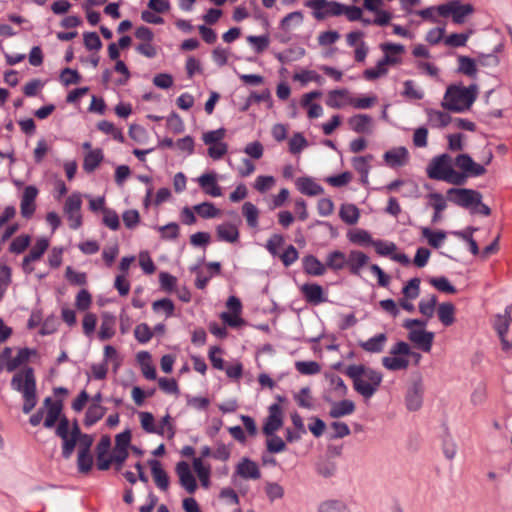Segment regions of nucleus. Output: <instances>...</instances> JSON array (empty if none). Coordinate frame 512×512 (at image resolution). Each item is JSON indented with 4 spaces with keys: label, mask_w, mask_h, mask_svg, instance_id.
<instances>
[{
    "label": "nucleus",
    "mask_w": 512,
    "mask_h": 512,
    "mask_svg": "<svg viewBox=\"0 0 512 512\" xmlns=\"http://www.w3.org/2000/svg\"><path fill=\"white\" fill-rule=\"evenodd\" d=\"M368 262L369 257L359 250H351L347 256V267L353 275H360L361 270L368 264Z\"/></svg>",
    "instance_id": "nucleus-21"
},
{
    "label": "nucleus",
    "mask_w": 512,
    "mask_h": 512,
    "mask_svg": "<svg viewBox=\"0 0 512 512\" xmlns=\"http://www.w3.org/2000/svg\"><path fill=\"white\" fill-rule=\"evenodd\" d=\"M305 300L313 305H318L327 301L323 288L316 283H306L300 287Z\"/></svg>",
    "instance_id": "nucleus-18"
},
{
    "label": "nucleus",
    "mask_w": 512,
    "mask_h": 512,
    "mask_svg": "<svg viewBox=\"0 0 512 512\" xmlns=\"http://www.w3.org/2000/svg\"><path fill=\"white\" fill-rule=\"evenodd\" d=\"M341 3L328 0H308L306 6L313 9V16L317 20H323L329 16L342 15Z\"/></svg>",
    "instance_id": "nucleus-7"
},
{
    "label": "nucleus",
    "mask_w": 512,
    "mask_h": 512,
    "mask_svg": "<svg viewBox=\"0 0 512 512\" xmlns=\"http://www.w3.org/2000/svg\"><path fill=\"white\" fill-rule=\"evenodd\" d=\"M408 338L424 352H430L434 333L426 331L425 329H411V331H409Z\"/></svg>",
    "instance_id": "nucleus-20"
},
{
    "label": "nucleus",
    "mask_w": 512,
    "mask_h": 512,
    "mask_svg": "<svg viewBox=\"0 0 512 512\" xmlns=\"http://www.w3.org/2000/svg\"><path fill=\"white\" fill-rule=\"evenodd\" d=\"M423 385L421 380L415 381L409 388L406 396L407 408L411 411L418 410L422 405Z\"/></svg>",
    "instance_id": "nucleus-24"
},
{
    "label": "nucleus",
    "mask_w": 512,
    "mask_h": 512,
    "mask_svg": "<svg viewBox=\"0 0 512 512\" xmlns=\"http://www.w3.org/2000/svg\"><path fill=\"white\" fill-rule=\"evenodd\" d=\"M149 465L151 467V472L155 484L157 487L163 491H166L169 487V477L167 473L162 468L161 463L158 460L152 459L149 460Z\"/></svg>",
    "instance_id": "nucleus-26"
},
{
    "label": "nucleus",
    "mask_w": 512,
    "mask_h": 512,
    "mask_svg": "<svg viewBox=\"0 0 512 512\" xmlns=\"http://www.w3.org/2000/svg\"><path fill=\"white\" fill-rule=\"evenodd\" d=\"M317 512H352L350 505L342 500L337 498L326 499L317 507Z\"/></svg>",
    "instance_id": "nucleus-28"
},
{
    "label": "nucleus",
    "mask_w": 512,
    "mask_h": 512,
    "mask_svg": "<svg viewBox=\"0 0 512 512\" xmlns=\"http://www.w3.org/2000/svg\"><path fill=\"white\" fill-rule=\"evenodd\" d=\"M371 159L372 156H360L352 159V165L354 169L361 174V181L363 183H367L368 181V174L370 170L369 162Z\"/></svg>",
    "instance_id": "nucleus-42"
},
{
    "label": "nucleus",
    "mask_w": 512,
    "mask_h": 512,
    "mask_svg": "<svg viewBox=\"0 0 512 512\" xmlns=\"http://www.w3.org/2000/svg\"><path fill=\"white\" fill-rule=\"evenodd\" d=\"M296 186L301 193L308 196H317L324 192V189L319 184L308 177L299 178L296 181Z\"/></svg>",
    "instance_id": "nucleus-30"
},
{
    "label": "nucleus",
    "mask_w": 512,
    "mask_h": 512,
    "mask_svg": "<svg viewBox=\"0 0 512 512\" xmlns=\"http://www.w3.org/2000/svg\"><path fill=\"white\" fill-rule=\"evenodd\" d=\"M106 413V409L98 403H93L87 410L84 424L88 427L94 425Z\"/></svg>",
    "instance_id": "nucleus-45"
},
{
    "label": "nucleus",
    "mask_w": 512,
    "mask_h": 512,
    "mask_svg": "<svg viewBox=\"0 0 512 512\" xmlns=\"http://www.w3.org/2000/svg\"><path fill=\"white\" fill-rule=\"evenodd\" d=\"M421 233L428 244L434 248H439L446 239V233L444 231H432L428 227H422Z\"/></svg>",
    "instance_id": "nucleus-40"
},
{
    "label": "nucleus",
    "mask_w": 512,
    "mask_h": 512,
    "mask_svg": "<svg viewBox=\"0 0 512 512\" xmlns=\"http://www.w3.org/2000/svg\"><path fill=\"white\" fill-rule=\"evenodd\" d=\"M340 218L347 224H356L360 218V211L354 204H343L339 211Z\"/></svg>",
    "instance_id": "nucleus-39"
},
{
    "label": "nucleus",
    "mask_w": 512,
    "mask_h": 512,
    "mask_svg": "<svg viewBox=\"0 0 512 512\" xmlns=\"http://www.w3.org/2000/svg\"><path fill=\"white\" fill-rule=\"evenodd\" d=\"M226 135V130L224 128H219L216 130H211L203 133L202 141L205 144H216V143H224L222 140Z\"/></svg>",
    "instance_id": "nucleus-61"
},
{
    "label": "nucleus",
    "mask_w": 512,
    "mask_h": 512,
    "mask_svg": "<svg viewBox=\"0 0 512 512\" xmlns=\"http://www.w3.org/2000/svg\"><path fill=\"white\" fill-rule=\"evenodd\" d=\"M387 342V336L384 333H380L368 340L361 342L360 347L370 353H380L383 351Z\"/></svg>",
    "instance_id": "nucleus-34"
},
{
    "label": "nucleus",
    "mask_w": 512,
    "mask_h": 512,
    "mask_svg": "<svg viewBox=\"0 0 512 512\" xmlns=\"http://www.w3.org/2000/svg\"><path fill=\"white\" fill-rule=\"evenodd\" d=\"M388 67L389 66L380 59L374 67L368 68L363 72V77L369 81L382 78L388 74Z\"/></svg>",
    "instance_id": "nucleus-43"
},
{
    "label": "nucleus",
    "mask_w": 512,
    "mask_h": 512,
    "mask_svg": "<svg viewBox=\"0 0 512 512\" xmlns=\"http://www.w3.org/2000/svg\"><path fill=\"white\" fill-rule=\"evenodd\" d=\"M456 308L451 302L441 303L437 308V314L440 322L444 326H450L455 322Z\"/></svg>",
    "instance_id": "nucleus-36"
},
{
    "label": "nucleus",
    "mask_w": 512,
    "mask_h": 512,
    "mask_svg": "<svg viewBox=\"0 0 512 512\" xmlns=\"http://www.w3.org/2000/svg\"><path fill=\"white\" fill-rule=\"evenodd\" d=\"M276 180L273 176L260 175L255 179L254 189L260 193H265L275 186Z\"/></svg>",
    "instance_id": "nucleus-58"
},
{
    "label": "nucleus",
    "mask_w": 512,
    "mask_h": 512,
    "mask_svg": "<svg viewBox=\"0 0 512 512\" xmlns=\"http://www.w3.org/2000/svg\"><path fill=\"white\" fill-rule=\"evenodd\" d=\"M372 123V118L366 114H357L348 120L350 128L356 133H370Z\"/></svg>",
    "instance_id": "nucleus-29"
},
{
    "label": "nucleus",
    "mask_w": 512,
    "mask_h": 512,
    "mask_svg": "<svg viewBox=\"0 0 512 512\" xmlns=\"http://www.w3.org/2000/svg\"><path fill=\"white\" fill-rule=\"evenodd\" d=\"M193 210L204 219H211L220 215V210L211 202H203L193 207Z\"/></svg>",
    "instance_id": "nucleus-50"
},
{
    "label": "nucleus",
    "mask_w": 512,
    "mask_h": 512,
    "mask_svg": "<svg viewBox=\"0 0 512 512\" xmlns=\"http://www.w3.org/2000/svg\"><path fill=\"white\" fill-rule=\"evenodd\" d=\"M247 42L252 46L256 53H262L270 44L269 37L266 35L253 36L250 35L246 38Z\"/></svg>",
    "instance_id": "nucleus-57"
},
{
    "label": "nucleus",
    "mask_w": 512,
    "mask_h": 512,
    "mask_svg": "<svg viewBox=\"0 0 512 512\" xmlns=\"http://www.w3.org/2000/svg\"><path fill=\"white\" fill-rule=\"evenodd\" d=\"M420 279L412 278L407 282V284L402 288V298L415 300L420 295Z\"/></svg>",
    "instance_id": "nucleus-52"
},
{
    "label": "nucleus",
    "mask_w": 512,
    "mask_h": 512,
    "mask_svg": "<svg viewBox=\"0 0 512 512\" xmlns=\"http://www.w3.org/2000/svg\"><path fill=\"white\" fill-rule=\"evenodd\" d=\"M142 429L147 433H162L161 428H157L155 418L152 413L141 411L138 413Z\"/></svg>",
    "instance_id": "nucleus-44"
},
{
    "label": "nucleus",
    "mask_w": 512,
    "mask_h": 512,
    "mask_svg": "<svg viewBox=\"0 0 512 512\" xmlns=\"http://www.w3.org/2000/svg\"><path fill=\"white\" fill-rule=\"evenodd\" d=\"M347 238L350 242L361 246L372 245L373 240L371 234L364 229H353L347 233Z\"/></svg>",
    "instance_id": "nucleus-37"
},
{
    "label": "nucleus",
    "mask_w": 512,
    "mask_h": 512,
    "mask_svg": "<svg viewBox=\"0 0 512 512\" xmlns=\"http://www.w3.org/2000/svg\"><path fill=\"white\" fill-rule=\"evenodd\" d=\"M382 365L390 371L404 370L409 366V359L396 354L382 358Z\"/></svg>",
    "instance_id": "nucleus-35"
},
{
    "label": "nucleus",
    "mask_w": 512,
    "mask_h": 512,
    "mask_svg": "<svg viewBox=\"0 0 512 512\" xmlns=\"http://www.w3.org/2000/svg\"><path fill=\"white\" fill-rule=\"evenodd\" d=\"M450 201L464 208H471L480 204L481 194L472 189L451 188L447 191Z\"/></svg>",
    "instance_id": "nucleus-6"
},
{
    "label": "nucleus",
    "mask_w": 512,
    "mask_h": 512,
    "mask_svg": "<svg viewBox=\"0 0 512 512\" xmlns=\"http://www.w3.org/2000/svg\"><path fill=\"white\" fill-rule=\"evenodd\" d=\"M430 205L434 208L435 213L432 217V222L437 223L441 218V212L446 208V201L439 193H431L428 195Z\"/></svg>",
    "instance_id": "nucleus-46"
},
{
    "label": "nucleus",
    "mask_w": 512,
    "mask_h": 512,
    "mask_svg": "<svg viewBox=\"0 0 512 512\" xmlns=\"http://www.w3.org/2000/svg\"><path fill=\"white\" fill-rule=\"evenodd\" d=\"M103 160L101 149L89 150L84 157L83 168L86 172H93Z\"/></svg>",
    "instance_id": "nucleus-38"
},
{
    "label": "nucleus",
    "mask_w": 512,
    "mask_h": 512,
    "mask_svg": "<svg viewBox=\"0 0 512 512\" xmlns=\"http://www.w3.org/2000/svg\"><path fill=\"white\" fill-rule=\"evenodd\" d=\"M218 175L215 172L204 173L198 177L197 182L203 191L212 197L222 196V189L217 183Z\"/></svg>",
    "instance_id": "nucleus-19"
},
{
    "label": "nucleus",
    "mask_w": 512,
    "mask_h": 512,
    "mask_svg": "<svg viewBox=\"0 0 512 512\" xmlns=\"http://www.w3.org/2000/svg\"><path fill=\"white\" fill-rule=\"evenodd\" d=\"M176 474L179 478L180 485L190 494L197 490L196 479L187 462L181 461L176 465Z\"/></svg>",
    "instance_id": "nucleus-12"
},
{
    "label": "nucleus",
    "mask_w": 512,
    "mask_h": 512,
    "mask_svg": "<svg viewBox=\"0 0 512 512\" xmlns=\"http://www.w3.org/2000/svg\"><path fill=\"white\" fill-rule=\"evenodd\" d=\"M385 163L392 168L405 166L410 159L405 147H396L386 151L383 155Z\"/></svg>",
    "instance_id": "nucleus-17"
},
{
    "label": "nucleus",
    "mask_w": 512,
    "mask_h": 512,
    "mask_svg": "<svg viewBox=\"0 0 512 512\" xmlns=\"http://www.w3.org/2000/svg\"><path fill=\"white\" fill-rule=\"evenodd\" d=\"M403 95L412 100H420L424 97L423 91L417 88L412 80H406L404 82Z\"/></svg>",
    "instance_id": "nucleus-63"
},
{
    "label": "nucleus",
    "mask_w": 512,
    "mask_h": 512,
    "mask_svg": "<svg viewBox=\"0 0 512 512\" xmlns=\"http://www.w3.org/2000/svg\"><path fill=\"white\" fill-rule=\"evenodd\" d=\"M429 178L445 181L453 185H463L466 182L465 175L452 167V159L448 154H442L432 158L426 168Z\"/></svg>",
    "instance_id": "nucleus-2"
},
{
    "label": "nucleus",
    "mask_w": 512,
    "mask_h": 512,
    "mask_svg": "<svg viewBox=\"0 0 512 512\" xmlns=\"http://www.w3.org/2000/svg\"><path fill=\"white\" fill-rule=\"evenodd\" d=\"M294 400L302 408H306V409L313 408L311 390L309 387H303L298 393H295Z\"/></svg>",
    "instance_id": "nucleus-55"
},
{
    "label": "nucleus",
    "mask_w": 512,
    "mask_h": 512,
    "mask_svg": "<svg viewBox=\"0 0 512 512\" xmlns=\"http://www.w3.org/2000/svg\"><path fill=\"white\" fill-rule=\"evenodd\" d=\"M235 472L240 478L245 480H258L261 477L258 464L247 457L242 458L238 462Z\"/></svg>",
    "instance_id": "nucleus-13"
},
{
    "label": "nucleus",
    "mask_w": 512,
    "mask_h": 512,
    "mask_svg": "<svg viewBox=\"0 0 512 512\" xmlns=\"http://www.w3.org/2000/svg\"><path fill=\"white\" fill-rule=\"evenodd\" d=\"M37 195L38 189L35 186L29 185L25 187L20 203V212L24 218H30L34 214Z\"/></svg>",
    "instance_id": "nucleus-14"
},
{
    "label": "nucleus",
    "mask_w": 512,
    "mask_h": 512,
    "mask_svg": "<svg viewBox=\"0 0 512 512\" xmlns=\"http://www.w3.org/2000/svg\"><path fill=\"white\" fill-rule=\"evenodd\" d=\"M303 13L301 11H294L287 14L280 23V26L285 31H291L299 27L303 23Z\"/></svg>",
    "instance_id": "nucleus-41"
},
{
    "label": "nucleus",
    "mask_w": 512,
    "mask_h": 512,
    "mask_svg": "<svg viewBox=\"0 0 512 512\" xmlns=\"http://www.w3.org/2000/svg\"><path fill=\"white\" fill-rule=\"evenodd\" d=\"M326 269L339 271L347 267V256L339 250L331 251L326 256Z\"/></svg>",
    "instance_id": "nucleus-31"
},
{
    "label": "nucleus",
    "mask_w": 512,
    "mask_h": 512,
    "mask_svg": "<svg viewBox=\"0 0 512 512\" xmlns=\"http://www.w3.org/2000/svg\"><path fill=\"white\" fill-rule=\"evenodd\" d=\"M351 97L347 89L331 90L327 94L326 105L333 109H339L350 105Z\"/></svg>",
    "instance_id": "nucleus-23"
},
{
    "label": "nucleus",
    "mask_w": 512,
    "mask_h": 512,
    "mask_svg": "<svg viewBox=\"0 0 512 512\" xmlns=\"http://www.w3.org/2000/svg\"><path fill=\"white\" fill-rule=\"evenodd\" d=\"M380 50L383 52L381 58L388 66H397L402 64L403 55L405 54V46L398 43L385 42L379 45Z\"/></svg>",
    "instance_id": "nucleus-9"
},
{
    "label": "nucleus",
    "mask_w": 512,
    "mask_h": 512,
    "mask_svg": "<svg viewBox=\"0 0 512 512\" xmlns=\"http://www.w3.org/2000/svg\"><path fill=\"white\" fill-rule=\"evenodd\" d=\"M284 413L279 404H272L268 409V416L263 425V433L272 435L283 425Z\"/></svg>",
    "instance_id": "nucleus-10"
},
{
    "label": "nucleus",
    "mask_w": 512,
    "mask_h": 512,
    "mask_svg": "<svg viewBox=\"0 0 512 512\" xmlns=\"http://www.w3.org/2000/svg\"><path fill=\"white\" fill-rule=\"evenodd\" d=\"M269 438L267 439L266 446L267 450L271 453H280L286 449L285 442L277 435H267Z\"/></svg>",
    "instance_id": "nucleus-64"
},
{
    "label": "nucleus",
    "mask_w": 512,
    "mask_h": 512,
    "mask_svg": "<svg viewBox=\"0 0 512 512\" xmlns=\"http://www.w3.org/2000/svg\"><path fill=\"white\" fill-rule=\"evenodd\" d=\"M437 305V296L432 294L428 295L421 299L419 302V311L420 313L427 317L428 319L432 318L435 313V308Z\"/></svg>",
    "instance_id": "nucleus-48"
},
{
    "label": "nucleus",
    "mask_w": 512,
    "mask_h": 512,
    "mask_svg": "<svg viewBox=\"0 0 512 512\" xmlns=\"http://www.w3.org/2000/svg\"><path fill=\"white\" fill-rule=\"evenodd\" d=\"M472 31L466 33H453L444 39V43L450 47H462L465 46Z\"/></svg>",
    "instance_id": "nucleus-56"
},
{
    "label": "nucleus",
    "mask_w": 512,
    "mask_h": 512,
    "mask_svg": "<svg viewBox=\"0 0 512 512\" xmlns=\"http://www.w3.org/2000/svg\"><path fill=\"white\" fill-rule=\"evenodd\" d=\"M44 407V426L52 428L57 420L60 418L62 412V403L58 400H52L50 397L46 398L43 403Z\"/></svg>",
    "instance_id": "nucleus-15"
},
{
    "label": "nucleus",
    "mask_w": 512,
    "mask_h": 512,
    "mask_svg": "<svg viewBox=\"0 0 512 512\" xmlns=\"http://www.w3.org/2000/svg\"><path fill=\"white\" fill-rule=\"evenodd\" d=\"M373 247L376 253L380 256L389 257L391 260L396 261L402 265H409L410 258L403 252H400L397 245L391 241L375 240Z\"/></svg>",
    "instance_id": "nucleus-8"
},
{
    "label": "nucleus",
    "mask_w": 512,
    "mask_h": 512,
    "mask_svg": "<svg viewBox=\"0 0 512 512\" xmlns=\"http://www.w3.org/2000/svg\"><path fill=\"white\" fill-rule=\"evenodd\" d=\"M345 372L353 381L354 390L365 399H370L378 391L383 380L380 372L364 365H350Z\"/></svg>",
    "instance_id": "nucleus-1"
},
{
    "label": "nucleus",
    "mask_w": 512,
    "mask_h": 512,
    "mask_svg": "<svg viewBox=\"0 0 512 512\" xmlns=\"http://www.w3.org/2000/svg\"><path fill=\"white\" fill-rule=\"evenodd\" d=\"M32 354H34L33 350L27 348L20 349L17 355L6 363V369L9 372L14 371L16 368L26 363Z\"/></svg>",
    "instance_id": "nucleus-49"
},
{
    "label": "nucleus",
    "mask_w": 512,
    "mask_h": 512,
    "mask_svg": "<svg viewBox=\"0 0 512 512\" xmlns=\"http://www.w3.org/2000/svg\"><path fill=\"white\" fill-rule=\"evenodd\" d=\"M242 214L249 227L256 228L258 226L259 210L253 203L245 202L242 206Z\"/></svg>",
    "instance_id": "nucleus-47"
},
{
    "label": "nucleus",
    "mask_w": 512,
    "mask_h": 512,
    "mask_svg": "<svg viewBox=\"0 0 512 512\" xmlns=\"http://www.w3.org/2000/svg\"><path fill=\"white\" fill-rule=\"evenodd\" d=\"M216 235L218 240L230 244L237 243L240 236L237 225L230 222H224L219 224L216 227Z\"/></svg>",
    "instance_id": "nucleus-22"
},
{
    "label": "nucleus",
    "mask_w": 512,
    "mask_h": 512,
    "mask_svg": "<svg viewBox=\"0 0 512 512\" xmlns=\"http://www.w3.org/2000/svg\"><path fill=\"white\" fill-rule=\"evenodd\" d=\"M304 271L313 276H322L326 272V266L313 255H308L303 259Z\"/></svg>",
    "instance_id": "nucleus-32"
},
{
    "label": "nucleus",
    "mask_w": 512,
    "mask_h": 512,
    "mask_svg": "<svg viewBox=\"0 0 512 512\" xmlns=\"http://www.w3.org/2000/svg\"><path fill=\"white\" fill-rule=\"evenodd\" d=\"M48 246L49 240L47 238L41 237L37 239L30 253L23 259L22 267L25 273L29 274L33 271V267L30 266V263L40 259Z\"/></svg>",
    "instance_id": "nucleus-16"
},
{
    "label": "nucleus",
    "mask_w": 512,
    "mask_h": 512,
    "mask_svg": "<svg viewBox=\"0 0 512 512\" xmlns=\"http://www.w3.org/2000/svg\"><path fill=\"white\" fill-rule=\"evenodd\" d=\"M355 411V404L351 400L334 402L330 408L329 415L332 418H341L352 414Z\"/></svg>",
    "instance_id": "nucleus-33"
},
{
    "label": "nucleus",
    "mask_w": 512,
    "mask_h": 512,
    "mask_svg": "<svg viewBox=\"0 0 512 512\" xmlns=\"http://www.w3.org/2000/svg\"><path fill=\"white\" fill-rule=\"evenodd\" d=\"M114 325V318L112 316L104 315L100 325L99 338L101 340H108L112 338L115 334Z\"/></svg>",
    "instance_id": "nucleus-51"
},
{
    "label": "nucleus",
    "mask_w": 512,
    "mask_h": 512,
    "mask_svg": "<svg viewBox=\"0 0 512 512\" xmlns=\"http://www.w3.org/2000/svg\"><path fill=\"white\" fill-rule=\"evenodd\" d=\"M458 69L461 73L468 75V76H474L477 72L475 61L467 56H460L458 58Z\"/></svg>",
    "instance_id": "nucleus-60"
},
{
    "label": "nucleus",
    "mask_w": 512,
    "mask_h": 512,
    "mask_svg": "<svg viewBox=\"0 0 512 512\" xmlns=\"http://www.w3.org/2000/svg\"><path fill=\"white\" fill-rule=\"evenodd\" d=\"M265 493L269 501L274 502L284 497V488L277 482H267L265 484Z\"/></svg>",
    "instance_id": "nucleus-59"
},
{
    "label": "nucleus",
    "mask_w": 512,
    "mask_h": 512,
    "mask_svg": "<svg viewBox=\"0 0 512 512\" xmlns=\"http://www.w3.org/2000/svg\"><path fill=\"white\" fill-rule=\"evenodd\" d=\"M152 308L156 313H164L166 317H170L174 312V304L170 299H161L153 302Z\"/></svg>",
    "instance_id": "nucleus-62"
},
{
    "label": "nucleus",
    "mask_w": 512,
    "mask_h": 512,
    "mask_svg": "<svg viewBox=\"0 0 512 512\" xmlns=\"http://www.w3.org/2000/svg\"><path fill=\"white\" fill-rule=\"evenodd\" d=\"M192 466L200 481L201 486L205 489H208L211 485V466L204 463L201 458H193Z\"/></svg>",
    "instance_id": "nucleus-25"
},
{
    "label": "nucleus",
    "mask_w": 512,
    "mask_h": 512,
    "mask_svg": "<svg viewBox=\"0 0 512 512\" xmlns=\"http://www.w3.org/2000/svg\"><path fill=\"white\" fill-rule=\"evenodd\" d=\"M295 368L303 375H315L321 370V366L316 361H297Z\"/></svg>",
    "instance_id": "nucleus-54"
},
{
    "label": "nucleus",
    "mask_w": 512,
    "mask_h": 512,
    "mask_svg": "<svg viewBox=\"0 0 512 512\" xmlns=\"http://www.w3.org/2000/svg\"><path fill=\"white\" fill-rule=\"evenodd\" d=\"M78 436H79V428L77 426H75L71 430V435L69 437L63 439L62 454L65 458H69L72 455L74 448L77 444Z\"/></svg>",
    "instance_id": "nucleus-53"
},
{
    "label": "nucleus",
    "mask_w": 512,
    "mask_h": 512,
    "mask_svg": "<svg viewBox=\"0 0 512 512\" xmlns=\"http://www.w3.org/2000/svg\"><path fill=\"white\" fill-rule=\"evenodd\" d=\"M425 112L427 115L428 124L432 128H444L452 122L451 116L444 111L428 108L425 110Z\"/></svg>",
    "instance_id": "nucleus-27"
},
{
    "label": "nucleus",
    "mask_w": 512,
    "mask_h": 512,
    "mask_svg": "<svg viewBox=\"0 0 512 512\" xmlns=\"http://www.w3.org/2000/svg\"><path fill=\"white\" fill-rule=\"evenodd\" d=\"M11 386L14 390L21 392L24 398L23 412L30 413L36 406V381L32 368H26L17 372L12 380Z\"/></svg>",
    "instance_id": "nucleus-4"
},
{
    "label": "nucleus",
    "mask_w": 512,
    "mask_h": 512,
    "mask_svg": "<svg viewBox=\"0 0 512 512\" xmlns=\"http://www.w3.org/2000/svg\"><path fill=\"white\" fill-rule=\"evenodd\" d=\"M439 15L443 17L451 16L456 24H463L466 18L474 12L471 4H464L460 0H451L436 8Z\"/></svg>",
    "instance_id": "nucleus-5"
},
{
    "label": "nucleus",
    "mask_w": 512,
    "mask_h": 512,
    "mask_svg": "<svg viewBox=\"0 0 512 512\" xmlns=\"http://www.w3.org/2000/svg\"><path fill=\"white\" fill-rule=\"evenodd\" d=\"M455 165L465 177L481 176L486 170L483 165L476 163L468 154H460L454 160Z\"/></svg>",
    "instance_id": "nucleus-11"
},
{
    "label": "nucleus",
    "mask_w": 512,
    "mask_h": 512,
    "mask_svg": "<svg viewBox=\"0 0 512 512\" xmlns=\"http://www.w3.org/2000/svg\"><path fill=\"white\" fill-rule=\"evenodd\" d=\"M476 96L477 87L475 85L469 87L452 85L447 88L441 105L453 112H463L472 106Z\"/></svg>",
    "instance_id": "nucleus-3"
}]
</instances>
